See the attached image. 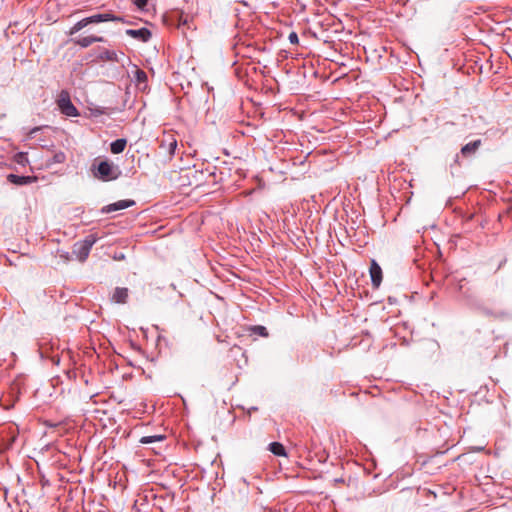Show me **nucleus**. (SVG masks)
I'll return each mask as SVG.
<instances>
[{"label": "nucleus", "mask_w": 512, "mask_h": 512, "mask_svg": "<svg viewBox=\"0 0 512 512\" xmlns=\"http://www.w3.org/2000/svg\"><path fill=\"white\" fill-rule=\"evenodd\" d=\"M459 155L457 154L455 157V162L458 163Z\"/></svg>", "instance_id": "obj_29"}, {"label": "nucleus", "mask_w": 512, "mask_h": 512, "mask_svg": "<svg viewBox=\"0 0 512 512\" xmlns=\"http://www.w3.org/2000/svg\"><path fill=\"white\" fill-rule=\"evenodd\" d=\"M72 41L76 45H78L82 48H87L90 45H92L93 43L105 42V39L101 36L90 35V36H85V37H78V38L73 39Z\"/></svg>", "instance_id": "obj_9"}, {"label": "nucleus", "mask_w": 512, "mask_h": 512, "mask_svg": "<svg viewBox=\"0 0 512 512\" xmlns=\"http://www.w3.org/2000/svg\"><path fill=\"white\" fill-rule=\"evenodd\" d=\"M121 57H124V53H120V55L114 50L101 49L98 53L96 60L99 62H116L119 63L121 61Z\"/></svg>", "instance_id": "obj_6"}, {"label": "nucleus", "mask_w": 512, "mask_h": 512, "mask_svg": "<svg viewBox=\"0 0 512 512\" xmlns=\"http://www.w3.org/2000/svg\"><path fill=\"white\" fill-rule=\"evenodd\" d=\"M269 451L276 456H286V450L280 442H272L269 444Z\"/></svg>", "instance_id": "obj_15"}, {"label": "nucleus", "mask_w": 512, "mask_h": 512, "mask_svg": "<svg viewBox=\"0 0 512 512\" xmlns=\"http://www.w3.org/2000/svg\"><path fill=\"white\" fill-rule=\"evenodd\" d=\"M125 33L141 42H148L152 36L151 31L145 27L140 29H127Z\"/></svg>", "instance_id": "obj_8"}, {"label": "nucleus", "mask_w": 512, "mask_h": 512, "mask_svg": "<svg viewBox=\"0 0 512 512\" xmlns=\"http://www.w3.org/2000/svg\"><path fill=\"white\" fill-rule=\"evenodd\" d=\"M90 25L88 17L81 19L80 21L76 22L69 30L68 34L70 36L76 34L86 26Z\"/></svg>", "instance_id": "obj_16"}, {"label": "nucleus", "mask_w": 512, "mask_h": 512, "mask_svg": "<svg viewBox=\"0 0 512 512\" xmlns=\"http://www.w3.org/2000/svg\"><path fill=\"white\" fill-rule=\"evenodd\" d=\"M250 331L252 334L261 336V337H268L269 333L265 326L262 325H255L250 328Z\"/></svg>", "instance_id": "obj_19"}, {"label": "nucleus", "mask_w": 512, "mask_h": 512, "mask_svg": "<svg viewBox=\"0 0 512 512\" xmlns=\"http://www.w3.org/2000/svg\"><path fill=\"white\" fill-rule=\"evenodd\" d=\"M135 204L134 200L125 199V200H119L117 202L111 203L109 205L104 206L101 209V213L103 214H109L115 211L127 209Z\"/></svg>", "instance_id": "obj_5"}, {"label": "nucleus", "mask_w": 512, "mask_h": 512, "mask_svg": "<svg viewBox=\"0 0 512 512\" xmlns=\"http://www.w3.org/2000/svg\"><path fill=\"white\" fill-rule=\"evenodd\" d=\"M177 148V140L174 138H171V140L168 142L167 150L170 157H172L175 153V150Z\"/></svg>", "instance_id": "obj_21"}, {"label": "nucleus", "mask_w": 512, "mask_h": 512, "mask_svg": "<svg viewBox=\"0 0 512 512\" xmlns=\"http://www.w3.org/2000/svg\"><path fill=\"white\" fill-rule=\"evenodd\" d=\"M288 39L291 44H298L299 38L296 32H291L288 36Z\"/></svg>", "instance_id": "obj_24"}, {"label": "nucleus", "mask_w": 512, "mask_h": 512, "mask_svg": "<svg viewBox=\"0 0 512 512\" xmlns=\"http://www.w3.org/2000/svg\"><path fill=\"white\" fill-rule=\"evenodd\" d=\"M481 144H482L481 139H476L474 141H471V142L465 144L461 148L460 153L463 157H471L476 153V151L479 149Z\"/></svg>", "instance_id": "obj_10"}, {"label": "nucleus", "mask_w": 512, "mask_h": 512, "mask_svg": "<svg viewBox=\"0 0 512 512\" xmlns=\"http://www.w3.org/2000/svg\"><path fill=\"white\" fill-rule=\"evenodd\" d=\"M134 78H135V81L138 83V84H141V83H145L147 81V74L144 70L142 69H136L135 71V74H134Z\"/></svg>", "instance_id": "obj_20"}, {"label": "nucleus", "mask_w": 512, "mask_h": 512, "mask_svg": "<svg viewBox=\"0 0 512 512\" xmlns=\"http://www.w3.org/2000/svg\"><path fill=\"white\" fill-rule=\"evenodd\" d=\"M133 3L140 10H146L147 4H148V0H133Z\"/></svg>", "instance_id": "obj_23"}, {"label": "nucleus", "mask_w": 512, "mask_h": 512, "mask_svg": "<svg viewBox=\"0 0 512 512\" xmlns=\"http://www.w3.org/2000/svg\"><path fill=\"white\" fill-rule=\"evenodd\" d=\"M166 437L164 435L156 434L150 436H143L140 438L139 442L143 445L152 444L155 442H162Z\"/></svg>", "instance_id": "obj_17"}, {"label": "nucleus", "mask_w": 512, "mask_h": 512, "mask_svg": "<svg viewBox=\"0 0 512 512\" xmlns=\"http://www.w3.org/2000/svg\"><path fill=\"white\" fill-rule=\"evenodd\" d=\"M344 480L342 478L335 479V482L342 483Z\"/></svg>", "instance_id": "obj_28"}, {"label": "nucleus", "mask_w": 512, "mask_h": 512, "mask_svg": "<svg viewBox=\"0 0 512 512\" xmlns=\"http://www.w3.org/2000/svg\"><path fill=\"white\" fill-rule=\"evenodd\" d=\"M57 105L61 113L66 116L75 117L79 115V112L77 108L74 106V104L71 102L70 95L67 91H61L57 100Z\"/></svg>", "instance_id": "obj_3"}, {"label": "nucleus", "mask_w": 512, "mask_h": 512, "mask_svg": "<svg viewBox=\"0 0 512 512\" xmlns=\"http://www.w3.org/2000/svg\"><path fill=\"white\" fill-rule=\"evenodd\" d=\"M212 169H213L212 171H209L208 169H207V171L209 172V176H213V177H215V170H216V167H212Z\"/></svg>", "instance_id": "obj_26"}, {"label": "nucleus", "mask_w": 512, "mask_h": 512, "mask_svg": "<svg viewBox=\"0 0 512 512\" xmlns=\"http://www.w3.org/2000/svg\"><path fill=\"white\" fill-rule=\"evenodd\" d=\"M459 296L469 306L476 307L478 304V299H477L472 287H467L466 289H464V291L462 293H460Z\"/></svg>", "instance_id": "obj_12"}, {"label": "nucleus", "mask_w": 512, "mask_h": 512, "mask_svg": "<svg viewBox=\"0 0 512 512\" xmlns=\"http://www.w3.org/2000/svg\"><path fill=\"white\" fill-rule=\"evenodd\" d=\"M468 286H467V281L465 278L463 279H460L458 281V284H457V291L458 293H462L464 291V289H466Z\"/></svg>", "instance_id": "obj_22"}, {"label": "nucleus", "mask_w": 512, "mask_h": 512, "mask_svg": "<svg viewBox=\"0 0 512 512\" xmlns=\"http://www.w3.org/2000/svg\"><path fill=\"white\" fill-rule=\"evenodd\" d=\"M125 258V255L123 253H116L114 255L115 260H123Z\"/></svg>", "instance_id": "obj_25"}, {"label": "nucleus", "mask_w": 512, "mask_h": 512, "mask_svg": "<svg viewBox=\"0 0 512 512\" xmlns=\"http://www.w3.org/2000/svg\"><path fill=\"white\" fill-rule=\"evenodd\" d=\"M97 240L98 237L95 234L87 235L82 241H78L73 245L72 254L75 255L80 262L86 261Z\"/></svg>", "instance_id": "obj_2"}, {"label": "nucleus", "mask_w": 512, "mask_h": 512, "mask_svg": "<svg viewBox=\"0 0 512 512\" xmlns=\"http://www.w3.org/2000/svg\"><path fill=\"white\" fill-rule=\"evenodd\" d=\"M127 141L124 138H119L110 144V150L113 154H120L124 151Z\"/></svg>", "instance_id": "obj_14"}, {"label": "nucleus", "mask_w": 512, "mask_h": 512, "mask_svg": "<svg viewBox=\"0 0 512 512\" xmlns=\"http://www.w3.org/2000/svg\"><path fill=\"white\" fill-rule=\"evenodd\" d=\"M90 24H97L101 22H108V21H114V22H125L123 17L116 16L111 12L106 13H98L94 14L88 17Z\"/></svg>", "instance_id": "obj_4"}, {"label": "nucleus", "mask_w": 512, "mask_h": 512, "mask_svg": "<svg viewBox=\"0 0 512 512\" xmlns=\"http://www.w3.org/2000/svg\"><path fill=\"white\" fill-rule=\"evenodd\" d=\"M92 172L97 179L104 182L116 180L121 175L119 167L108 160L93 164Z\"/></svg>", "instance_id": "obj_1"}, {"label": "nucleus", "mask_w": 512, "mask_h": 512, "mask_svg": "<svg viewBox=\"0 0 512 512\" xmlns=\"http://www.w3.org/2000/svg\"><path fill=\"white\" fill-rule=\"evenodd\" d=\"M7 180L15 185H27L32 183L33 178L31 176H23V175H16V174H9L7 176Z\"/></svg>", "instance_id": "obj_13"}, {"label": "nucleus", "mask_w": 512, "mask_h": 512, "mask_svg": "<svg viewBox=\"0 0 512 512\" xmlns=\"http://www.w3.org/2000/svg\"><path fill=\"white\" fill-rule=\"evenodd\" d=\"M66 160V155L63 151H57L53 154L52 158L47 161L48 165L61 164Z\"/></svg>", "instance_id": "obj_18"}, {"label": "nucleus", "mask_w": 512, "mask_h": 512, "mask_svg": "<svg viewBox=\"0 0 512 512\" xmlns=\"http://www.w3.org/2000/svg\"><path fill=\"white\" fill-rule=\"evenodd\" d=\"M39 129H40L39 127H35V128H33V129L30 131V133H29V134H30V135H32V134L36 133Z\"/></svg>", "instance_id": "obj_27"}, {"label": "nucleus", "mask_w": 512, "mask_h": 512, "mask_svg": "<svg viewBox=\"0 0 512 512\" xmlns=\"http://www.w3.org/2000/svg\"><path fill=\"white\" fill-rule=\"evenodd\" d=\"M129 296L128 288L116 287L112 296L111 301L117 304H124L127 302Z\"/></svg>", "instance_id": "obj_11"}, {"label": "nucleus", "mask_w": 512, "mask_h": 512, "mask_svg": "<svg viewBox=\"0 0 512 512\" xmlns=\"http://www.w3.org/2000/svg\"><path fill=\"white\" fill-rule=\"evenodd\" d=\"M369 272L372 286L378 288L381 285L383 274L380 265L375 260L371 261Z\"/></svg>", "instance_id": "obj_7"}]
</instances>
